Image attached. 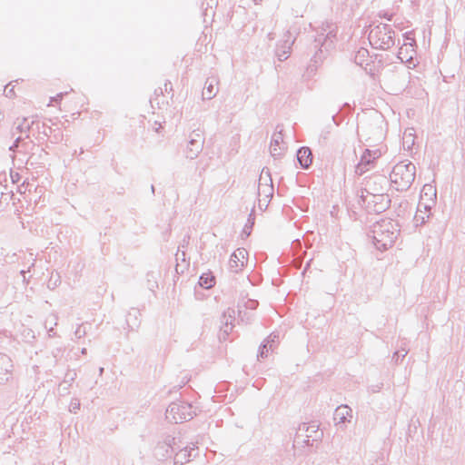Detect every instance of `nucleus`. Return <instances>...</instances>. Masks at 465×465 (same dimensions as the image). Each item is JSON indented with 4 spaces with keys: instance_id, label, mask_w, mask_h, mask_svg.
Returning <instances> with one entry per match:
<instances>
[{
    "instance_id": "f257e3e1",
    "label": "nucleus",
    "mask_w": 465,
    "mask_h": 465,
    "mask_svg": "<svg viewBox=\"0 0 465 465\" xmlns=\"http://www.w3.org/2000/svg\"><path fill=\"white\" fill-rule=\"evenodd\" d=\"M415 165L411 163H399L391 173V181L397 190L408 189L415 179Z\"/></svg>"
},
{
    "instance_id": "f03ea898",
    "label": "nucleus",
    "mask_w": 465,
    "mask_h": 465,
    "mask_svg": "<svg viewBox=\"0 0 465 465\" xmlns=\"http://www.w3.org/2000/svg\"><path fill=\"white\" fill-rule=\"evenodd\" d=\"M396 239V230L391 222H383L374 230V243L379 250L391 248Z\"/></svg>"
},
{
    "instance_id": "7ed1b4c3",
    "label": "nucleus",
    "mask_w": 465,
    "mask_h": 465,
    "mask_svg": "<svg viewBox=\"0 0 465 465\" xmlns=\"http://www.w3.org/2000/svg\"><path fill=\"white\" fill-rule=\"evenodd\" d=\"M370 43L380 49H387L393 45L391 32L385 25H380L372 28L369 35Z\"/></svg>"
},
{
    "instance_id": "20e7f679",
    "label": "nucleus",
    "mask_w": 465,
    "mask_h": 465,
    "mask_svg": "<svg viewBox=\"0 0 465 465\" xmlns=\"http://www.w3.org/2000/svg\"><path fill=\"white\" fill-rule=\"evenodd\" d=\"M191 406L186 403H172L167 410V418L177 423L192 418Z\"/></svg>"
},
{
    "instance_id": "39448f33",
    "label": "nucleus",
    "mask_w": 465,
    "mask_h": 465,
    "mask_svg": "<svg viewBox=\"0 0 465 465\" xmlns=\"http://www.w3.org/2000/svg\"><path fill=\"white\" fill-rule=\"evenodd\" d=\"M378 151L365 150L361 154V161L356 166V173L360 175L373 166L375 160L379 157Z\"/></svg>"
},
{
    "instance_id": "423d86ee",
    "label": "nucleus",
    "mask_w": 465,
    "mask_h": 465,
    "mask_svg": "<svg viewBox=\"0 0 465 465\" xmlns=\"http://www.w3.org/2000/svg\"><path fill=\"white\" fill-rule=\"evenodd\" d=\"M247 262V252L244 249H237L232 255L229 261L230 268L238 272L241 270Z\"/></svg>"
},
{
    "instance_id": "0eeeda50",
    "label": "nucleus",
    "mask_w": 465,
    "mask_h": 465,
    "mask_svg": "<svg viewBox=\"0 0 465 465\" xmlns=\"http://www.w3.org/2000/svg\"><path fill=\"white\" fill-rule=\"evenodd\" d=\"M297 158L303 168H308L312 163V152L308 147L301 148L297 153Z\"/></svg>"
},
{
    "instance_id": "6e6552de",
    "label": "nucleus",
    "mask_w": 465,
    "mask_h": 465,
    "mask_svg": "<svg viewBox=\"0 0 465 465\" xmlns=\"http://www.w3.org/2000/svg\"><path fill=\"white\" fill-rule=\"evenodd\" d=\"M282 142H283V137H282V133H277V134H273L272 140L270 144V149H271V153H272V155H277L280 153V152H279V150L281 149L280 144L282 143Z\"/></svg>"
},
{
    "instance_id": "1a4fd4ad",
    "label": "nucleus",
    "mask_w": 465,
    "mask_h": 465,
    "mask_svg": "<svg viewBox=\"0 0 465 465\" xmlns=\"http://www.w3.org/2000/svg\"><path fill=\"white\" fill-rule=\"evenodd\" d=\"M199 283L205 289H210L215 284V277L211 272H204L201 275Z\"/></svg>"
},
{
    "instance_id": "9d476101",
    "label": "nucleus",
    "mask_w": 465,
    "mask_h": 465,
    "mask_svg": "<svg viewBox=\"0 0 465 465\" xmlns=\"http://www.w3.org/2000/svg\"><path fill=\"white\" fill-rule=\"evenodd\" d=\"M214 85L210 83L203 90V95L205 99H211L214 95Z\"/></svg>"
},
{
    "instance_id": "9b49d317",
    "label": "nucleus",
    "mask_w": 465,
    "mask_h": 465,
    "mask_svg": "<svg viewBox=\"0 0 465 465\" xmlns=\"http://www.w3.org/2000/svg\"><path fill=\"white\" fill-rule=\"evenodd\" d=\"M262 192H263V193H264L265 198H266V199H268V198L272 197V186H271V185H269V184L265 183V184H264V188L262 189Z\"/></svg>"
},
{
    "instance_id": "f8f14e48",
    "label": "nucleus",
    "mask_w": 465,
    "mask_h": 465,
    "mask_svg": "<svg viewBox=\"0 0 465 465\" xmlns=\"http://www.w3.org/2000/svg\"><path fill=\"white\" fill-rule=\"evenodd\" d=\"M341 413L342 415L344 414V412L346 414L349 413V410L347 409V407H340L336 410V415H339V413Z\"/></svg>"
},
{
    "instance_id": "ddd939ff",
    "label": "nucleus",
    "mask_w": 465,
    "mask_h": 465,
    "mask_svg": "<svg viewBox=\"0 0 465 465\" xmlns=\"http://www.w3.org/2000/svg\"><path fill=\"white\" fill-rule=\"evenodd\" d=\"M425 190H428V191H430V193H432L433 194H435V193H433V189H432V187H431L430 185H425V186L423 187V191H425Z\"/></svg>"
},
{
    "instance_id": "4468645a",
    "label": "nucleus",
    "mask_w": 465,
    "mask_h": 465,
    "mask_svg": "<svg viewBox=\"0 0 465 465\" xmlns=\"http://www.w3.org/2000/svg\"><path fill=\"white\" fill-rule=\"evenodd\" d=\"M311 429L312 430L316 433V434H319V430H318V428L316 426H311Z\"/></svg>"
},
{
    "instance_id": "2eb2a0df",
    "label": "nucleus",
    "mask_w": 465,
    "mask_h": 465,
    "mask_svg": "<svg viewBox=\"0 0 465 465\" xmlns=\"http://www.w3.org/2000/svg\"><path fill=\"white\" fill-rule=\"evenodd\" d=\"M258 194L261 196V185L259 186V192Z\"/></svg>"
}]
</instances>
